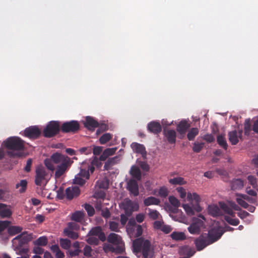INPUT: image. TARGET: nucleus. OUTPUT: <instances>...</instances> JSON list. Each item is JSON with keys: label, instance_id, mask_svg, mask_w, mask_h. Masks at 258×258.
<instances>
[{"label": "nucleus", "instance_id": "6e6552de", "mask_svg": "<svg viewBox=\"0 0 258 258\" xmlns=\"http://www.w3.org/2000/svg\"><path fill=\"white\" fill-rule=\"evenodd\" d=\"M61 125V132L63 133H76L79 131L80 125L77 120H71L63 122Z\"/></svg>", "mask_w": 258, "mask_h": 258}, {"label": "nucleus", "instance_id": "e2e57ef3", "mask_svg": "<svg viewBox=\"0 0 258 258\" xmlns=\"http://www.w3.org/2000/svg\"><path fill=\"white\" fill-rule=\"evenodd\" d=\"M100 161L101 160H99V158L95 157L91 162V164L94 166L97 167V168H100L102 166V163H101Z\"/></svg>", "mask_w": 258, "mask_h": 258}, {"label": "nucleus", "instance_id": "dca6fc26", "mask_svg": "<svg viewBox=\"0 0 258 258\" xmlns=\"http://www.w3.org/2000/svg\"><path fill=\"white\" fill-rule=\"evenodd\" d=\"M80 194V189L79 187L75 186L69 187L65 190L66 198L69 200L77 197Z\"/></svg>", "mask_w": 258, "mask_h": 258}, {"label": "nucleus", "instance_id": "cd10ccee", "mask_svg": "<svg viewBox=\"0 0 258 258\" xmlns=\"http://www.w3.org/2000/svg\"><path fill=\"white\" fill-rule=\"evenodd\" d=\"M208 213L213 217H217L222 215L221 210L217 205L209 206L208 207Z\"/></svg>", "mask_w": 258, "mask_h": 258}, {"label": "nucleus", "instance_id": "a19ab883", "mask_svg": "<svg viewBox=\"0 0 258 258\" xmlns=\"http://www.w3.org/2000/svg\"><path fill=\"white\" fill-rule=\"evenodd\" d=\"M147 210L148 211V216L152 220H156L158 219L159 216H160V213L158 211L156 210H152L150 208L147 209Z\"/></svg>", "mask_w": 258, "mask_h": 258}, {"label": "nucleus", "instance_id": "393cba45", "mask_svg": "<svg viewBox=\"0 0 258 258\" xmlns=\"http://www.w3.org/2000/svg\"><path fill=\"white\" fill-rule=\"evenodd\" d=\"M12 214V211L8 205L0 203V217L1 218H9L11 216Z\"/></svg>", "mask_w": 258, "mask_h": 258}, {"label": "nucleus", "instance_id": "7c9ffc66", "mask_svg": "<svg viewBox=\"0 0 258 258\" xmlns=\"http://www.w3.org/2000/svg\"><path fill=\"white\" fill-rule=\"evenodd\" d=\"M243 186V181L240 179H235L233 180L231 184V189L232 190L240 189Z\"/></svg>", "mask_w": 258, "mask_h": 258}, {"label": "nucleus", "instance_id": "c85d7f7f", "mask_svg": "<svg viewBox=\"0 0 258 258\" xmlns=\"http://www.w3.org/2000/svg\"><path fill=\"white\" fill-rule=\"evenodd\" d=\"M160 203V200L154 197H150L144 200V204L145 206H149L152 205H158Z\"/></svg>", "mask_w": 258, "mask_h": 258}, {"label": "nucleus", "instance_id": "052dcab7", "mask_svg": "<svg viewBox=\"0 0 258 258\" xmlns=\"http://www.w3.org/2000/svg\"><path fill=\"white\" fill-rule=\"evenodd\" d=\"M118 223L114 221H110L109 222V228L111 231L115 232H118Z\"/></svg>", "mask_w": 258, "mask_h": 258}, {"label": "nucleus", "instance_id": "5fc2aeb1", "mask_svg": "<svg viewBox=\"0 0 258 258\" xmlns=\"http://www.w3.org/2000/svg\"><path fill=\"white\" fill-rule=\"evenodd\" d=\"M14 250L18 251L17 252V254L18 255H29L28 254L29 249L28 248L26 247H21L20 249H16V247H14Z\"/></svg>", "mask_w": 258, "mask_h": 258}, {"label": "nucleus", "instance_id": "4468645a", "mask_svg": "<svg viewBox=\"0 0 258 258\" xmlns=\"http://www.w3.org/2000/svg\"><path fill=\"white\" fill-rule=\"evenodd\" d=\"M190 124L185 120H181L177 124L176 130L179 133V138L183 139L185 135L187 130L189 128Z\"/></svg>", "mask_w": 258, "mask_h": 258}, {"label": "nucleus", "instance_id": "2f4dec72", "mask_svg": "<svg viewBox=\"0 0 258 258\" xmlns=\"http://www.w3.org/2000/svg\"><path fill=\"white\" fill-rule=\"evenodd\" d=\"M8 227V232L9 234L11 236L18 234L22 230V228L20 226H11Z\"/></svg>", "mask_w": 258, "mask_h": 258}, {"label": "nucleus", "instance_id": "473e14b6", "mask_svg": "<svg viewBox=\"0 0 258 258\" xmlns=\"http://www.w3.org/2000/svg\"><path fill=\"white\" fill-rule=\"evenodd\" d=\"M131 175L139 180L141 178V172L139 168L136 166H132L130 171Z\"/></svg>", "mask_w": 258, "mask_h": 258}, {"label": "nucleus", "instance_id": "aec40b11", "mask_svg": "<svg viewBox=\"0 0 258 258\" xmlns=\"http://www.w3.org/2000/svg\"><path fill=\"white\" fill-rule=\"evenodd\" d=\"M127 189L134 196L139 195V186L137 181L135 179H130L127 183Z\"/></svg>", "mask_w": 258, "mask_h": 258}, {"label": "nucleus", "instance_id": "f257e3e1", "mask_svg": "<svg viewBox=\"0 0 258 258\" xmlns=\"http://www.w3.org/2000/svg\"><path fill=\"white\" fill-rule=\"evenodd\" d=\"M73 163V161L71 158L59 152L52 154L50 159H46L44 161V164L48 171L53 172L55 169V178H59L66 173Z\"/></svg>", "mask_w": 258, "mask_h": 258}, {"label": "nucleus", "instance_id": "5701e85b", "mask_svg": "<svg viewBox=\"0 0 258 258\" xmlns=\"http://www.w3.org/2000/svg\"><path fill=\"white\" fill-rule=\"evenodd\" d=\"M120 160L119 156H115L108 158L104 165V170H109L112 169V167L118 164Z\"/></svg>", "mask_w": 258, "mask_h": 258}, {"label": "nucleus", "instance_id": "37998d69", "mask_svg": "<svg viewBox=\"0 0 258 258\" xmlns=\"http://www.w3.org/2000/svg\"><path fill=\"white\" fill-rule=\"evenodd\" d=\"M112 135L110 133H105L101 136L99 139V142L101 144L104 145L110 141L112 138Z\"/></svg>", "mask_w": 258, "mask_h": 258}, {"label": "nucleus", "instance_id": "423d86ee", "mask_svg": "<svg viewBox=\"0 0 258 258\" xmlns=\"http://www.w3.org/2000/svg\"><path fill=\"white\" fill-rule=\"evenodd\" d=\"M107 241L109 243L116 245L115 247H111V251L117 253H121L124 250V247L122 245V240L121 237L114 233L109 234L107 237Z\"/></svg>", "mask_w": 258, "mask_h": 258}, {"label": "nucleus", "instance_id": "13d9d810", "mask_svg": "<svg viewBox=\"0 0 258 258\" xmlns=\"http://www.w3.org/2000/svg\"><path fill=\"white\" fill-rule=\"evenodd\" d=\"M168 192L167 188L163 186L159 189L158 194L161 197L165 198L168 196Z\"/></svg>", "mask_w": 258, "mask_h": 258}, {"label": "nucleus", "instance_id": "72a5a7b5", "mask_svg": "<svg viewBox=\"0 0 258 258\" xmlns=\"http://www.w3.org/2000/svg\"><path fill=\"white\" fill-rule=\"evenodd\" d=\"M169 182L172 185H183L186 183L184 178L181 177H176L171 178L169 180Z\"/></svg>", "mask_w": 258, "mask_h": 258}, {"label": "nucleus", "instance_id": "ddd939ff", "mask_svg": "<svg viewBox=\"0 0 258 258\" xmlns=\"http://www.w3.org/2000/svg\"><path fill=\"white\" fill-rule=\"evenodd\" d=\"M24 135L30 139H36L39 137L41 132L37 126H31L25 130Z\"/></svg>", "mask_w": 258, "mask_h": 258}, {"label": "nucleus", "instance_id": "864d4df0", "mask_svg": "<svg viewBox=\"0 0 258 258\" xmlns=\"http://www.w3.org/2000/svg\"><path fill=\"white\" fill-rule=\"evenodd\" d=\"M98 128L96 131V134L99 135L101 133L107 131L108 128V125L105 123H99L97 127Z\"/></svg>", "mask_w": 258, "mask_h": 258}, {"label": "nucleus", "instance_id": "20e7f679", "mask_svg": "<svg viewBox=\"0 0 258 258\" xmlns=\"http://www.w3.org/2000/svg\"><path fill=\"white\" fill-rule=\"evenodd\" d=\"M61 131L60 122L56 120L49 121L44 128L43 136L47 138H51L56 136Z\"/></svg>", "mask_w": 258, "mask_h": 258}, {"label": "nucleus", "instance_id": "6ab92c4d", "mask_svg": "<svg viewBox=\"0 0 258 258\" xmlns=\"http://www.w3.org/2000/svg\"><path fill=\"white\" fill-rule=\"evenodd\" d=\"M147 129L150 133L158 135L162 131V126L159 122L152 121L148 124Z\"/></svg>", "mask_w": 258, "mask_h": 258}, {"label": "nucleus", "instance_id": "bf43d9fd", "mask_svg": "<svg viewBox=\"0 0 258 258\" xmlns=\"http://www.w3.org/2000/svg\"><path fill=\"white\" fill-rule=\"evenodd\" d=\"M66 229H69L71 230H78L80 229V225L75 222H69L68 224V227Z\"/></svg>", "mask_w": 258, "mask_h": 258}, {"label": "nucleus", "instance_id": "de8ad7c7", "mask_svg": "<svg viewBox=\"0 0 258 258\" xmlns=\"http://www.w3.org/2000/svg\"><path fill=\"white\" fill-rule=\"evenodd\" d=\"M204 146V143L195 142L192 147V150L195 153H199Z\"/></svg>", "mask_w": 258, "mask_h": 258}, {"label": "nucleus", "instance_id": "f8f14e48", "mask_svg": "<svg viewBox=\"0 0 258 258\" xmlns=\"http://www.w3.org/2000/svg\"><path fill=\"white\" fill-rule=\"evenodd\" d=\"M123 206L125 214L126 216H131L134 211H137L139 209L138 204L130 200L125 201Z\"/></svg>", "mask_w": 258, "mask_h": 258}, {"label": "nucleus", "instance_id": "4be33fe9", "mask_svg": "<svg viewBox=\"0 0 258 258\" xmlns=\"http://www.w3.org/2000/svg\"><path fill=\"white\" fill-rule=\"evenodd\" d=\"M163 134L168 142L170 144H175L176 142V133L173 130H164Z\"/></svg>", "mask_w": 258, "mask_h": 258}, {"label": "nucleus", "instance_id": "774afa93", "mask_svg": "<svg viewBox=\"0 0 258 258\" xmlns=\"http://www.w3.org/2000/svg\"><path fill=\"white\" fill-rule=\"evenodd\" d=\"M203 139L208 143H212L215 140L213 136L211 134L205 135L203 137Z\"/></svg>", "mask_w": 258, "mask_h": 258}, {"label": "nucleus", "instance_id": "f3484780", "mask_svg": "<svg viewBox=\"0 0 258 258\" xmlns=\"http://www.w3.org/2000/svg\"><path fill=\"white\" fill-rule=\"evenodd\" d=\"M242 130H234L228 133V139L232 145H236L239 142V139L242 138Z\"/></svg>", "mask_w": 258, "mask_h": 258}, {"label": "nucleus", "instance_id": "603ef678", "mask_svg": "<svg viewBox=\"0 0 258 258\" xmlns=\"http://www.w3.org/2000/svg\"><path fill=\"white\" fill-rule=\"evenodd\" d=\"M248 183L252 185L253 188L257 187V179L253 175H248L247 177Z\"/></svg>", "mask_w": 258, "mask_h": 258}, {"label": "nucleus", "instance_id": "6e6d98bb", "mask_svg": "<svg viewBox=\"0 0 258 258\" xmlns=\"http://www.w3.org/2000/svg\"><path fill=\"white\" fill-rule=\"evenodd\" d=\"M182 207L186 212V214L189 216H192L195 214V212L192 208L187 204H183Z\"/></svg>", "mask_w": 258, "mask_h": 258}, {"label": "nucleus", "instance_id": "b1692460", "mask_svg": "<svg viewBox=\"0 0 258 258\" xmlns=\"http://www.w3.org/2000/svg\"><path fill=\"white\" fill-rule=\"evenodd\" d=\"M131 148L136 153L141 154L143 158L146 157L147 152L143 145L134 142L131 144Z\"/></svg>", "mask_w": 258, "mask_h": 258}, {"label": "nucleus", "instance_id": "a878e982", "mask_svg": "<svg viewBox=\"0 0 258 258\" xmlns=\"http://www.w3.org/2000/svg\"><path fill=\"white\" fill-rule=\"evenodd\" d=\"M85 216L84 212L78 211L72 214L71 219L75 222L82 223L84 221Z\"/></svg>", "mask_w": 258, "mask_h": 258}, {"label": "nucleus", "instance_id": "49530a36", "mask_svg": "<svg viewBox=\"0 0 258 258\" xmlns=\"http://www.w3.org/2000/svg\"><path fill=\"white\" fill-rule=\"evenodd\" d=\"M244 131L245 135L248 136L249 135L251 131V125L249 119H246L245 120L244 123Z\"/></svg>", "mask_w": 258, "mask_h": 258}, {"label": "nucleus", "instance_id": "a18cd8bd", "mask_svg": "<svg viewBox=\"0 0 258 258\" xmlns=\"http://www.w3.org/2000/svg\"><path fill=\"white\" fill-rule=\"evenodd\" d=\"M232 218L229 216H225L224 217V220L229 224L233 226L238 225L239 224V220L238 219Z\"/></svg>", "mask_w": 258, "mask_h": 258}, {"label": "nucleus", "instance_id": "2eb2a0df", "mask_svg": "<svg viewBox=\"0 0 258 258\" xmlns=\"http://www.w3.org/2000/svg\"><path fill=\"white\" fill-rule=\"evenodd\" d=\"M84 125L88 130L93 132L99 126V122L93 117L88 116L85 118Z\"/></svg>", "mask_w": 258, "mask_h": 258}, {"label": "nucleus", "instance_id": "1a4fd4ad", "mask_svg": "<svg viewBox=\"0 0 258 258\" xmlns=\"http://www.w3.org/2000/svg\"><path fill=\"white\" fill-rule=\"evenodd\" d=\"M208 237L207 233H204L195 240V243L197 250L201 251L208 245L213 243Z\"/></svg>", "mask_w": 258, "mask_h": 258}, {"label": "nucleus", "instance_id": "0eeeda50", "mask_svg": "<svg viewBox=\"0 0 258 258\" xmlns=\"http://www.w3.org/2000/svg\"><path fill=\"white\" fill-rule=\"evenodd\" d=\"M31 234H28L26 232H23L12 240L13 245L16 249H20L31 241Z\"/></svg>", "mask_w": 258, "mask_h": 258}, {"label": "nucleus", "instance_id": "9b49d317", "mask_svg": "<svg viewBox=\"0 0 258 258\" xmlns=\"http://www.w3.org/2000/svg\"><path fill=\"white\" fill-rule=\"evenodd\" d=\"M90 177V174L88 170L85 169H81L80 172L78 173L73 180V183L80 185H83L86 183V180Z\"/></svg>", "mask_w": 258, "mask_h": 258}, {"label": "nucleus", "instance_id": "e433bc0d", "mask_svg": "<svg viewBox=\"0 0 258 258\" xmlns=\"http://www.w3.org/2000/svg\"><path fill=\"white\" fill-rule=\"evenodd\" d=\"M217 141L218 144L225 150H227L228 145L224 135H220L217 137Z\"/></svg>", "mask_w": 258, "mask_h": 258}, {"label": "nucleus", "instance_id": "79ce46f5", "mask_svg": "<svg viewBox=\"0 0 258 258\" xmlns=\"http://www.w3.org/2000/svg\"><path fill=\"white\" fill-rule=\"evenodd\" d=\"M236 201L238 204L244 209H247L249 207L248 204L240 196H238V194H236Z\"/></svg>", "mask_w": 258, "mask_h": 258}, {"label": "nucleus", "instance_id": "680f3d73", "mask_svg": "<svg viewBox=\"0 0 258 258\" xmlns=\"http://www.w3.org/2000/svg\"><path fill=\"white\" fill-rule=\"evenodd\" d=\"M10 222L8 221H0V232L4 231L6 228H7Z\"/></svg>", "mask_w": 258, "mask_h": 258}, {"label": "nucleus", "instance_id": "412c9836", "mask_svg": "<svg viewBox=\"0 0 258 258\" xmlns=\"http://www.w3.org/2000/svg\"><path fill=\"white\" fill-rule=\"evenodd\" d=\"M88 236H97L98 238L102 241L105 240V236L102 232V229L100 226H97L92 228L88 234Z\"/></svg>", "mask_w": 258, "mask_h": 258}, {"label": "nucleus", "instance_id": "69168bd1", "mask_svg": "<svg viewBox=\"0 0 258 258\" xmlns=\"http://www.w3.org/2000/svg\"><path fill=\"white\" fill-rule=\"evenodd\" d=\"M177 191L180 195V197L181 199H184L186 197V191L184 188H183L182 187H179L177 188Z\"/></svg>", "mask_w": 258, "mask_h": 258}, {"label": "nucleus", "instance_id": "7ed1b4c3", "mask_svg": "<svg viewBox=\"0 0 258 258\" xmlns=\"http://www.w3.org/2000/svg\"><path fill=\"white\" fill-rule=\"evenodd\" d=\"M51 174L43 166H37L35 169V183L38 186H45L48 183Z\"/></svg>", "mask_w": 258, "mask_h": 258}, {"label": "nucleus", "instance_id": "0e129e2a", "mask_svg": "<svg viewBox=\"0 0 258 258\" xmlns=\"http://www.w3.org/2000/svg\"><path fill=\"white\" fill-rule=\"evenodd\" d=\"M8 198L6 190L0 189V201H5Z\"/></svg>", "mask_w": 258, "mask_h": 258}, {"label": "nucleus", "instance_id": "58836bf2", "mask_svg": "<svg viewBox=\"0 0 258 258\" xmlns=\"http://www.w3.org/2000/svg\"><path fill=\"white\" fill-rule=\"evenodd\" d=\"M171 237L172 239L178 241L183 240L186 238L185 235L183 232H173L171 234Z\"/></svg>", "mask_w": 258, "mask_h": 258}, {"label": "nucleus", "instance_id": "a211bd4d", "mask_svg": "<svg viewBox=\"0 0 258 258\" xmlns=\"http://www.w3.org/2000/svg\"><path fill=\"white\" fill-rule=\"evenodd\" d=\"M203 225V222L197 219L188 227V230L192 234H198L200 232Z\"/></svg>", "mask_w": 258, "mask_h": 258}, {"label": "nucleus", "instance_id": "8fccbe9b", "mask_svg": "<svg viewBox=\"0 0 258 258\" xmlns=\"http://www.w3.org/2000/svg\"><path fill=\"white\" fill-rule=\"evenodd\" d=\"M84 208L87 211L88 215L89 217L93 216L95 214V210L94 208L88 204H85L84 205Z\"/></svg>", "mask_w": 258, "mask_h": 258}, {"label": "nucleus", "instance_id": "f03ea898", "mask_svg": "<svg viewBox=\"0 0 258 258\" xmlns=\"http://www.w3.org/2000/svg\"><path fill=\"white\" fill-rule=\"evenodd\" d=\"M133 251L138 256L142 254V258H153V249L151 242L143 237L136 238L133 241Z\"/></svg>", "mask_w": 258, "mask_h": 258}, {"label": "nucleus", "instance_id": "f704fd0d", "mask_svg": "<svg viewBox=\"0 0 258 258\" xmlns=\"http://www.w3.org/2000/svg\"><path fill=\"white\" fill-rule=\"evenodd\" d=\"M199 129L197 127L191 128L187 135V138L189 141H193L195 137L199 134Z\"/></svg>", "mask_w": 258, "mask_h": 258}, {"label": "nucleus", "instance_id": "c03bdc74", "mask_svg": "<svg viewBox=\"0 0 258 258\" xmlns=\"http://www.w3.org/2000/svg\"><path fill=\"white\" fill-rule=\"evenodd\" d=\"M59 243L60 246L64 249H69L71 245V241L68 239L60 238Z\"/></svg>", "mask_w": 258, "mask_h": 258}, {"label": "nucleus", "instance_id": "4d7b16f0", "mask_svg": "<svg viewBox=\"0 0 258 258\" xmlns=\"http://www.w3.org/2000/svg\"><path fill=\"white\" fill-rule=\"evenodd\" d=\"M99 238L92 236L87 238V242L90 244L97 245L99 243Z\"/></svg>", "mask_w": 258, "mask_h": 258}, {"label": "nucleus", "instance_id": "4c0bfd02", "mask_svg": "<svg viewBox=\"0 0 258 258\" xmlns=\"http://www.w3.org/2000/svg\"><path fill=\"white\" fill-rule=\"evenodd\" d=\"M187 199L188 201L191 202V201H195L196 203L198 204L201 201V198L199 195H198L197 193H187Z\"/></svg>", "mask_w": 258, "mask_h": 258}, {"label": "nucleus", "instance_id": "9d476101", "mask_svg": "<svg viewBox=\"0 0 258 258\" xmlns=\"http://www.w3.org/2000/svg\"><path fill=\"white\" fill-rule=\"evenodd\" d=\"M224 232L223 228L219 226L212 228L207 234L210 241L214 243L221 238Z\"/></svg>", "mask_w": 258, "mask_h": 258}, {"label": "nucleus", "instance_id": "c756f323", "mask_svg": "<svg viewBox=\"0 0 258 258\" xmlns=\"http://www.w3.org/2000/svg\"><path fill=\"white\" fill-rule=\"evenodd\" d=\"M219 206L221 210H222L225 213L231 216L232 217H235V213L234 212L232 209H231L226 204L223 202H220Z\"/></svg>", "mask_w": 258, "mask_h": 258}, {"label": "nucleus", "instance_id": "39448f33", "mask_svg": "<svg viewBox=\"0 0 258 258\" xmlns=\"http://www.w3.org/2000/svg\"><path fill=\"white\" fill-rule=\"evenodd\" d=\"M6 148L9 150L22 151L24 150V141L18 137H11L4 142Z\"/></svg>", "mask_w": 258, "mask_h": 258}, {"label": "nucleus", "instance_id": "09e8293b", "mask_svg": "<svg viewBox=\"0 0 258 258\" xmlns=\"http://www.w3.org/2000/svg\"><path fill=\"white\" fill-rule=\"evenodd\" d=\"M27 182L26 180H22L20 182L17 183L16 185V187L17 188H19V186H21V188L19 189V191L21 193L24 192L27 187Z\"/></svg>", "mask_w": 258, "mask_h": 258}, {"label": "nucleus", "instance_id": "ea45409f", "mask_svg": "<svg viewBox=\"0 0 258 258\" xmlns=\"http://www.w3.org/2000/svg\"><path fill=\"white\" fill-rule=\"evenodd\" d=\"M63 233L66 236L72 239H76L78 238L79 235L77 232L73 231L69 229L65 228L63 230Z\"/></svg>", "mask_w": 258, "mask_h": 258}, {"label": "nucleus", "instance_id": "bb28decb", "mask_svg": "<svg viewBox=\"0 0 258 258\" xmlns=\"http://www.w3.org/2000/svg\"><path fill=\"white\" fill-rule=\"evenodd\" d=\"M169 201L171 205L173 207L170 210L172 213H176L178 210V208L180 206V202L179 200L173 196H171L168 198Z\"/></svg>", "mask_w": 258, "mask_h": 258}, {"label": "nucleus", "instance_id": "3c124183", "mask_svg": "<svg viewBox=\"0 0 258 258\" xmlns=\"http://www.w3.org/2000/svg\"><path fill=\"white\" fill-rule=\"evenodd\" d=\"M238 196H240L246 202H248L251 204H254L256 202V199L253 197H250L249 196L244 194H238Z\"/></svg>", "mask_w": 258, "mask_h": 258}, {"label": "nucleus", "instance_id": "c9c22d12", "mask_svg": "<svg viewBox=\"0 0 258 258\" xmlns=\"http://www.w3.org/2000/svg\"><path fill=\"white\" fill-rule=\"evenodd\" d=\"M35 246H45L48 243V239L46 236H41L33 242Z\"/></svg>", "mask_w": 258, "mask_h": 258}, {"label": "nucleus", "instance_id": "338daca9", "mask_svg": "<svg viewBox=\"0 0 258 258\" xmlns=\"http://www.w3.org/2000/svg\"><path fill=\"white\" fill-rule=\"evenodd\" d=\"M116 148H107L104 150V152L106 154L107 156H110L113 155L116 152Z\"/></svg>", "mask_w": 258, "mask_h": 258}]
</instances>
